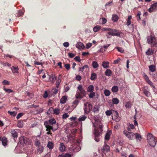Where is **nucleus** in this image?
I'll list each match as a JSON object with an SVG mask.
<instances>
[{
  "label": "nucleus",
  "mask_w": 157,
  "mask_h": 157,
  "mask_svg": "<svg viewBox=\"0 0 157 157\" xmlns=\"http://www.w3.org/2000/svg\"><path fill=\"white\" fill-rule=\"evenodd\" d=\"M44 148L42 146L40 145L38 146L37 150L39 153H41L44 150Z\"/></svg>",
  "instance_id": "c85d7f7f"
},
{
  "label": "nucleus",
  "mask_w": 157,
  "mask_h": 157,
  "mask_svg": "<svg viewBox=\"0 0 157 157\" xmlns=\"http://www.w3.org/2000/svg\"><path fill=\"white\" fill-rule=\"evenodd\" d=\"M144 79H145V81L147 82L150 80V79H149V78L147 75H145L144 73Z\"/></svg>",
  "instance_id": "13d9d810"
},
{
  "label": "nucleus",
  "mask_w": 157,
  "mask_h": 157,
  "mask_svg": "<svg viewBox=\"0 0 157 157\" xmlns=\"http://www.w3.org/2000/svg\"><path fill=\"white\" fill-rule=\"evenodd\" d=\"M150 71L153 72L155 70V66L154 65H151L149 66Z\"/></svg>",
  "instance_id": "4be33fe9"
},
{
  "label": "nucleus",
  "mask_w": 157,
  "mask_h": 157,
  "mask_svg": "<svg viewBox=\"0 0 157 157\" xmlns=\"http://www.w3.org/2000/svg\"><path fill=\"white\" fill-rule=\"evenodd\" d=\"M109 63L108 62L104 61L102 62V66L105 68H107L109 67Z\"/></svg>",
  "instance_id": "5701e85b"
},
{
  "label": "nucleus",
  "mask_w": 157,
  "mask_h": 157,
  "mask_svg": "<svg viewBox=\"0 0 157 157\" xmlns=\"http://www.w3.org/2000/svg\"><path fill=\"white\" fill-rule=\"evenodd\" d=\"M23 115V114L22 113H19L17 115L16 118L17 119H19Z\"/></svg>",
  "instance_id": "680f3d73"
},
{
  "label": "nucleus",
  "mask_w": 157,
  "mask_h": 157,
  "mask_svg": "<svg viewBox=\"0 0 157 157\" xmlns=\"http://www.w3.org/2000/svg\"><path fill=\"white\" fill-rule=\"evenodd\" d=\"M1 64L3 65V66H7L8 67H10L11 66V65L7 62L3 63L2 62L1 63Z\"/></svg>",
  "instance_id": "864d4df0"
},
{
  "label": "nucleus",
  "mask_w": 157,
  "mask_h": 157,
  "mask_svg": "<svg viewBox=\"0 0 157 157\" xmlns=\"http://www.w3.org/2000/svg\"><path fill=\"white\" fill-rule=\"evenodd\" d=\"M99 120L97 121L96 120V123L93 124L95 128L94 132V140L97 142L99 141V137L102 134L103 131V125L100 122H98Z\"/></svg>",
  "instance_id": "f257e3e1"
},
{
  "label": "nucleus",
  "mask_w": 157,
  "mask_h": 157,
  "mask_svg": "<svg viewBox=\"0 0 157 157\" xmlns=\"http://www.w3.org/2000/svg\"><path fill=\"white\" fill-rule=\"evenodd\" d=\"M56 120L54 119H52L49 121V123L52 125L56 124Z\"/></svg>",
  "instance_id": "c03bdc74"
},
{
  "label": "nucleus",
  "mask_w": 157,
  "mask_h": 157,
  "mask_svg": "<svg viewBox=\"0 0 157 157\" xmlns=\"http://www.w3.org/2000/svg\"><path fill=\"white\" fill-rule=\"evenodd\" d=\"M48 147L50 149H52L53 147V144L51 142H48Z\"/></svg>",
  "instance_id": "79ce46f5"
},
{
  "label": "nucleus",
  "mask_w": 157,
  "mask_h": 157,
  "mask_svg": "<svg viewBox=\"0 0 157 157\" xmlns=\"http://www.w3.org/2000/svg\"><path fill=\"white\" fill-rule=\"evenodd\" d=\"M123 133L129 140H132L134 139L135 134L133 133L128 131L126 130H124L123 132Z\"/></svg>",
  "instance_id": "0eeeda50"
},
{
  "label": "nucleus",
  "mask_w": 157,
  "mask_h": 157,
  "mask_svg": "<svg viewBox=\"0 0 157 157\" xmlns=\"http://www.w3.org/2000/svg\"><path fill=\"white\" fill-rule=\"evenodd\" d=\"M147 83L153 88L154 89H155V86L153 84V83L150 80L147 82Z\"/></svg>",
  "instance_id": "8fccbe9b"
},
{
  "label": "nucleus",
  "mask_w": 157,
  "mask_h": 157,
  "mask_svg": "<svg viewBox=\"0 0 157 157\" xmlns=\"http://www.w3.org/2000/svg\"><path fill=\"white\" fill-rule=\"evenodd\" d=\"M113 113L112 119L117 122L119 121H120L121 118L119 116L118 113L116 111H113Z\"/></svg>",
  "instance_id": "6e6552de"
},
{
  "label": "nucleus",
  "mask_w": 157,
  "mask_h": 157,
  "mask_svg": "<svg viewBox=\"0 0 157 157\" xmlns=\"http://www.w3.org/2000/svg\"><path fill=\"white\" fill-rule=\"evenodd\" d=\"M88 67L87 65H85L82 67L79 68V71H81V72H83L84 71V70L85 69H86V70L88 68Z\"/></svg>",
  "instance_id": "58836bf2"
},
{
  "label": "nucleus",
  "mask_w": 157,
  "mask_h": 157,
  "mask_svg": "<svg viewBox=\"0 0 157 157\" xmlns=\"http://www.w3.org/2000/svg\"><path fill=\"white\" fill-rule=\"evenodd\" d=\"M112 74V71L109 69H107L105 72V74L106 76H110Z\"/></svg>",
  "instance_id": "bb28decb"
},
{
  "label": "nucleus",
  "mask_w": 157,
  "mask_h": 157,
  "mask_svg": "<svg viewBox=\"0 0 157 157\" xmlns=\"http://www.w3.org/2000/svg\"><path fill=\"white\" fill-rule=\"evenodd\" d=\"M134 128V125L132 124H129V125L127 127V130L128 131H131V129H133Z\"/></svg>",
  "instance_id": "f704fd0d"
},
{
  "label": "nucleus",
  "mask_w": 157,
  "mask_h": 157,
  "mask_svg": "<svg viewBox=\"0 0 157 157\" xmlns=\"http://www.w3.org/2000/svg\"><path fill=\"white\" fill-rule=\"evenodd\" d=\"M90 94L89 95V97L90 98H93L95 96V93L93 92H90Z\"/></svg>",
  "instance_id": "09e8293b"
},
{
  "label": "nucleus",
  "mask_w": 157,
  "mask_h": 157,
  "mask_svg": "<svg viewBox=\"0 0 157 157\" xmlns=\"http://www.w3.org/2000/svg\"><path fill=\"white\" fill-rule=\"evenodd\" d=\"M143 92L144 94L147 97H149L150 95V93L148 90L145 87H144L142 88Z\"/></svg>",
  "instance_id": "f8f14e48"
},
{
  "label": "nucleus",
  "mask_w": 157,
  "mask_h": 157,
  "mask_svg": "<svg viewBox=\"0 0 157 157\" xmlns=\"http://www.w3.org/2000/svg\"><path fill=\"white\" fill-rule=\"evenodd\" d=\"M10 133L13 137L17 138V137L18 133L15 130L13 129L11 130Z\"/></svg>",
  "instance_id": "dca6fc26"
},
{
  "label": "nucleus",
  "mask_w": 157,
  "mask_h": 157,
  "mask_svg": "<svg viewBox=\"0 0 157 157\" xmlns=\"http://www.w3.org/2000/svg\"><path fill=\"white\" fill-rule=\"evenodd\" d=\"M76 47L78 49H83L84 48V45L81 42H79L76 45Z\"/></svg>",
  "instance_id": "2eb2a0df"
},
{
  "label": "nucleus",
  "mask_w": 157,
  "mask_h": 157,
  "mask_svg": "<svg viewBox=\"0 0 157 157\" xmlns=\"http://www.w3.org/2000/svg\"><path fill=\"white\" fill-rule=\"evenodd\" d=\"M78 90L76 92L75 95V97L76 99H82L83 97L86 95V92L85 90L83 88V86L81 85H79L78 87Z\"/></svg>",
  "instance_id": "f03ea898"
},
{
  "label": "nucleus",
  "mask_w": 157,
  "mask_h": 157,
  "mask_svg": "<svg viewBox=\"0 0 157 157\" xmlns=\"http://www.w3.org/2000/svg\"><path fill=\"white\" fill-rule=\"evenodd\" d=\"M118 90V88L117 86H114L112 87L111 91L113 93H117Z\"/></svg>",
  "instance_id": "393cba45"
},
{
  "label": "nucleus",
  "mask_w": 157,
  "mask_h": 157,
  "mask_svg": "<svg viewBox=\"0 0 157 157\" xmlns=\"http://www.w3.org/2000/svg\"><path fill=\"white\" fill-rule=\"evenodd\" d=\"M57 77L55 75H54L53 77L50 80L51 82L53 83L56 80Z\"/></svg>",
  "instance_id": "bf43d9fd"
},
{
  "label": "nucleus",
  "mask_w": 157,
  "mask_h": 157,
  "mask_svg": "<svg viewBox=\"0 0 157 157\" xmlns=\"http://www.w3.org/2000/svg\"><path fill=\"white\" fill-rule=\"evenodd\" d=\"M69 117V115L67 114V113H64L62 116V118L63 119H66L67 118Z\"/></svg>",
  "instance_id": "052dcab7"
},
{
  "label": "nucleus",
  "mask_w": 157,
  "mask_h": 157,
  "mask_svg": "<svg viewBox=\"0 0 157 157\" xmlns=\"http://www.w3.org/2000/svg\"><path fill=\"white\" fill-rule=\"evenodd\" d=\"M147 139L149 145L152 147H154L156 144V140L155 137L151 133L147 135Z\"/></svg>",
  "instance_id": "7ed1b4c3"
},
{
  "label": "nucleus",
  "mask_w": 157,
  "mask_h": 157,
  "mask_svg": "<svg viewBox=\"0 0 157 157\" xmlns=\"http://www.w3.org/2000/svg\"><path fill=\"white\" fill-rule=\"evenodd\" d=\"M118 30L109 28L108 34L109 35L113 36H120L121 33L118 32Z\"/></svg>",
  "instance_id": "423d86ee"
},
{
  "label": "nucleus",
  "mask_w": 157,
  "mask_h": 157,
  "mask_svg": "<svg viewBox=\"0 0 157 157\" xmlns=\"http://www.w3.org/2000/svg\"><path fill=\"white\" fill-rule=\"evenodd\" d=\"M157 8V2H156L151 6L150 7L148 10V11L150 12H151L155 11L156 10Z\"/></svg>",
  "instance_id": "1a4fd4ad"
},
{
  "label": "nucleus",
  "mask_w": 157,
  "mask_h": 157,
  "mask_svg": "<svg viewBox=\"0 0 157 157\" xmlns=\"http://www.w3.org/2000/svg\"><path fill=\"white\" fill-rule=\"evenodd\" d=\"M87 118V117L85 115H82L80 116L78 119V120L79 121H85Z\"/></svg>",
  "instance_id": "473e14b6"
},
{
  "label": "nucleus",
  "mask_w": 157,
  "mask_h": 157,
  "mask_svg": "<svg viewBox=\"0 0 157 157\" xmlns=\"http://www.w3.org/2000/svg\"><path fill=\"white\" fill-rule=\"evenodd\" d=\"M134 138L138 139L140 140L142 138L140 135L137 133H136L135 134V137Z\"/></svg>",
  "instance_id": "37998d69"
},
{
  "label": "nucleus",
  "mask_w": 157,
  "mask_h": 157,
  "mask_svg": "<svg viewBox=\"0 0 157 157\" xmlns=\"http://www.w3.org/2000/svg\"><path fill=\"white\" fill-rule=\"evenodd\" d=\"M54 113L56 115H58L60 113V109H55L54 110Z\"/></svg>",
  "instance_id": "a18cd8bd"
},
{
  "label": "nucleus",
  "mask_w": 157,
  "mask_h": 157,
  "mask_svg": "<svg viewBox=\"0 0 157 157\" xmlns=\"http://www.w3.org/2000/svg\"><path fill=\"white\" fill-rule=\"evenodd\" d=\"M92 66L94 68H96L99 67V64L98 63L95 61L92 62Z\"/></svg>",
  "instance_id": "c756f323"
},
{
  "label": "nucleus",
  "mask_w": 157,
  "mask_h": 157,
  "mask_svg": "<svg viewBox=\"0 0 157 157\" xmlns=\"http://www.w3.org/2000/svg\"><path fill=\"white\" fill-rule=\"evenodd\" d=\"M97 78V75L95 73H93L91 74L90 79L91 80H94Z\"/></svg>",
  "instance_id": "2f4dec72"
},
{
  "label": "nucleus",
  "mask_w": 157,
  "mask_h": 157,
  "mask_svg": "<svg viewBox=\"0 0 157 157\" xmlns=\"http://www.w3.org/2000/svg\"><path fill=\"white\" fill-rule=\"evenodd\" d=\"M92 105L90 103L86 102L84 104L83 110L84 114H88L91 110L92 108Z\"/></svg>",
  "instance_id": "20e7f679"
},
{
  "label": "nucleus",
  "mask_w": 157,
  "mask_h": 157,
  "mask_svg": "<svg viewBox=\"0 0 157 157\" xmlns=\"http://www.w3.org/2000/svg\"><path fill=\"white\" fill-rule=\"evenodd\" d=\"M44 125L46 128V131H51V130H52V126L49 125L47 121H45L44 123Z\"/></svg>",
  "instance_id": "9d476101"
},
{
  "label": "nucleus",
  "mask_w": 157,
  "mask_h": 157,
  "mask_svg": "<svg viewBox=\"0 0 157 157\" xmlns=\"http://www.w3.org/2000/svg\"><path fill=\"white\" fill-rule=\"evenodd\" d=\"M4 91H5L6 92L8 93H10L12 92H13V91L11 89H7L6 88H4Z\"/></svg>",
  "instance_id": "e2e57ef3"
},
{
  "label": "nucleus",
  "mask_w": 157,
  "mask_h": 157,
  "mask_svg": "<svg viewBox=\"0 0 157 157\" xmlns=\"http://www.w3.org/2000/svg\"><path fill=\"white\" fill-rule=\"evenodd\" d=\"M104 94L106 96H108L110 95L111 92L108 90H105L104 91Z\"/></svg>",
  "instance_id": "c9c22d12"
},
{
  "label": "nucleus",
  "mask_w": 157,
  "mask_h": 157,
  "mask_svg": "<svg viewBox=\"0 0 157 157\" xmlns=\"http://www.w3.org/2000/svg\"><path fill=\"white\" fill-rule=\"evenodd\" d=\"M153 53V50L150 48L148 49L147 51L146 52V54L148 56H151Z\"/></svg>",
  "instance_id": "a211bd4d"
},
{
  "label": "nucleus",
  "mask_w": 157,
  "mask_h": 157,
  "mask_svg": "<svg viewBox=\"0 0 157 157\" xmlns=\"http://www.w3.org/2000/svg\"><path fill=\"white\" fill-rule=\"evenodd\" d=\"M147 41L151 47H156L157 46L156 40L154 36H151L147 38Z\"/></svg>",
  "instance_id": "39448f33"
},
{
  "label": "nucleus",
  "mask_w": 157,
  "mask_h": 157,
  "mask_svg": "<svg viewBox=\"0 0 157 157\" xmlns=\"http://www.w3.org/2000/svg\"><path fill=\"white\" fill-rule=\"evenodd\" d=\"M113 103L114 104H118L119 102V99L117 98H113L112 100Z\"/></svg>",
  "instance_id": "7c9ffc66"
},
{
  "label": "nucleus",
  "mask_w": 157,
  "mask_h": 157,
  "mask_svg": "<svg viewBox=\"0 0 157 157\" xmlns=\"http://www.w3.org/2000/svg\"><path fill=\"white\" fill-rule=\"evenodd\" d=\"M59 149L62 152H64L65 151L66 147L63 143H60L59 146Z\"/></svg>",
  "instance_id": "9b49d317"
},
{
  "label": "nucleus",
  "mask_w": 157,
  "mask_h": 157,
  "mask_svg": "<svg viewBox=\"0 0 157 157\" xmlns=\"http://www.w3.org/2000/svg\"><path fill=\"white\" fill-rule=\"evenodd\" d=\"M8 141L7 139L5 136H3L2 140V145L4 146H5L7 145Z\"/></svg>",
  "instance_id": "4468645a"
},
{
  "label": "nucleus",
  "mask_w": 157,
  "mask_h": 157,
  "mask_svg": "<svg viewBox=\"0 0 157 157\" xmlns=\"http://www.w3.org/2000/svg\"><path fill=\"white\" fill-rule=\"evenodd\" d=\"M2 83L4 85H9L10 82L8 81L4 80L2 82Z\"/></svg>",
  "instance_id": "3c124183"
},
{
  "label": "nucleus",
  "mask_w": 157,
  "mask_h": 157,
  "mask_svg": "<svg viewBox=\"0 0 157 157\" xmlns=\"http://www.w3.org/2000/svg\"><path fill=\"white\" fill-rule=\"evenodd\" d=\"M67 100V98L66 96H63L60 99V102L61 103L63 104L65 103Z\"/></svg>",
  "instance_id": "aec40b11"
},
{
  "label": "nucleus",
  "mask_w": 157,
  "mask_h": 157,
  "mask_svg": "<svg viewBox=\"0 0 157 157\" xmlns=\"http://www.w3.org/2000/svg\"><path fill=\"white\" fill-rule=\"evenodd\" d=\"M131 103H130V102L128 101L126 102L125 105V106L126 108H130L131 107Z\"/></svg>",
  "instance_id": "4d7b16f0"
},
{
  "label": "nucleus",
  "mask_w": 157,
  "mask_h": 157,
  "mask_svg": "<svg viewBox=\"0 0 157 157\" xmlns=\"http://www.w3.org/2000/svg\"><path fill=\"white\" fill-rule=\"evenodd\" d=\"M109 147L108 145H104L102 149V151L104 153L109 151Z\"/></svg>",
  "instance_id": "ddd939ff"
},
{
  "label": "nucleus",
  "mask_w": 157,
  "mask_h": 157,
  "mask_svg": "<svg viewBox=\"0 0 157 157\" xmlns=\"http://www.w3.org/2000/svg\"><path fill=\"white\" fill-rule=\"evenodd\" d=\"M141 14V13L140 11H138L136 15V18L137 20L139 21L141 20V18L140 16Z\"/></svg>",
  "instance_id": "a19ab883"
},
{
  "label": "nucleus",
  "mask_w": 157,
  "mask_h": 157,
  "mask_svg": "<svg viewBox=\"0 0 157 157\" xmlns=\"http://www.w3.org/2000/svg\"><path fill=\"white\" fill-rule=\"evenodd\" d=\"M35 143V144L36 146L38 147L41 145L40 142L37 139H36Z\"/></svg>",
  "instance_id": "6e6d98bb"
},
{
  "label": "nucleus",
  "mask_w": 157,
  "mask_h": 157,
  "mask_svg": "<svg viewBox=\"0 0 157 157\" xmlns=\"http://www.w3.org/2000/svg\"><path fill=\"white\" fill-rule=\"evenodd\" d=\"M116 49H117V50L118 52H120L121 53H123L124 52V50L123 49L119 47H116Z\"/></svg>",
  "instance_id": "5fc2aeb1"
},
{
  "label": "nucleus",
  "mask_w": 157,
  "mask_h": 157,
  "mask_svg": "<svg viewBox=\"0 0 157 157\" xmlns=\"http://www.w3.org/2000/svg\"><path fill=\"white\" fill-rule=\"evenodd\" d=\"M76 79L78 81H80L82 79V77L79 75H76Z\"/></svg>",
  "instance_id": "774afa93"
},
{
  "label": "nucleus",
  "mask_w": 157,
  "mask_h": 157,
  "mask_svg": "<svg viewBox=\"0 0 157 157\" xmlns=\"http://www.w3.org/2000/svg\"><path fill=\"white\" fill-rule=\"evenodd\" d=\"M8 113L10 115L13 117H15L17 114V112L15 111L11 112L10 111H8Z\"/></svg>",
  "instance_id": "49530a36"
},
{
  "label": "nucleus",
  "mask_w": 157,
  "mask_h": 157,
  "mask_svg": "<svg viewBox=\"0 0 157 157\" xmlns=\"http://www.w3.org/2000/svg\"><path fill=\"white\" fill-rule=\"evenodd\" d=\"M120 60L121 59L120 58H117V59L114 61L113 63L115 64H118L119 63V62L120 61Z\"/></svg>",
  "instance_id": "338daca9"
},
{
  "label": "nucleus",
  "mask_w": 157,
  "mask_h": 157,
  "mask_svg": "<svg viewBox=\"0 0 157 157\" xmlns=\"http://www.w3.org/2000/svg\"><path fill=\"white\" fill-rule=\"evenodd\" d=\"M99 110V108L97 106H94L93 109V112L95 113H98Z\"/></svg>",
  "instance_id": "de8ad7c7"
},
{
  "label": "nucleus",
  "mask_w": 157,
  "mask_h": 157,
  "mask_svg": "<svg viewBox=\"0 0 157 157\" xmlns=\"http://www.w3.org/2000/svg\"><path fill=\"white\" fill-rule=\"evenodd\" d=\"M111 134L112 132L111 131L108 132L106 133L105 136V140H109L110 139V135H111Z\"/></svg>",
  "instance_id": "f3484780"
},
{
  "label": "nucleus",
  "mask_w": 157,
  "mask_h": 157,
  "mask_svg": "<svg viewBox=\"0 0 157 157\" xmlns=\"http://www.w3.org/2000/svg\"><path fill=\"white\" fill-rule=\"evenodd\" d=\"M52 130L54 131L56 130L58 128V126L57 124H55L52 126Z\"/></svg>",
  "instance_id": "e433bc0d"
},
{
  "label": "nucleus",
  "mask_w": 157,
  "mask_h": 157,
  "mask_svg": "<svg viewBox=\"0 0 157 157\" xmlns=\"http://www.w3.org/2000/svg\"><path fill=\"white\" fill-rule=\"evenodd\" d=\"M68 55L69 57L70 58H72L75 56V55L74 54L72 53H68Z\"/></svg>",
  "instance_id": "69168bd1"
},
{
  "label": "nucleus",
  "mask_w": 157,
  "mask_h": 157,
  "mask_svg": "<svg viewBox=\"0 0 157 157\" xmlns=\"http://www.w3.org/2000/svg\"><path fill=\"white\" fill-rule=\"evenodd\" d=\"M60 76H61V75H59V76L58 77V79L56 83V86L57 88H58L59 84L61 82L60 78Z\"/></svg>",
  "instance_id": "412c9836"
},
{
  "label": "nucleus",
  "mask_w": 157,
  "mask_h": 157,
  "mask_svg": "<svg viewBox=\"0 0 157 157\" xmlns=\"http://www.w3.org/2000/svg\"><path fill=\"white\" fill-rule=\"evenodd\" d=\"M114 110H108L106 111L105 112V114L107 116H110L111 114H113V111H114Z\"/></svg>",
  "instance_id": "72a5a7b5"
},
{
  "label": "nucleus",
  "mask_w": 157,
  "mask_h": 157,
  "mask_svg": "<svg viewBox=\"0 0 157 157\" xmlns=\"http://www.w3.org/2000/svg\"><path fill=\"white\" fill-rule=\"evenodd\" d=\"M18 127L19 128H22L23 126V121H21L19 120L17 124Z\"/></svg>",
  "instance_id": "4c0bfd02"
},
{
  "label": "nucleus",
  "mask_w": 157,
  "mask_h": 157,
  "mask_svg": "<svg viewBox=\"0 0 157 157\" xmlns=\"http://www.w3.org/2000/svg\"><path fill=\"white\" fill-rule=\"evenodd\" d=\"M74 59L75 60V61H78L79 62H80L81 61V59H80V58L79 56H77L75 57L74 58Z\"/></svg>",
  "instance_id": "0e129e2a"
},
{
  "label": "nucleus",
  "mask_w": 157,
  "mask_h": 157,
  "mask_svg": "<svg viewBox=\"0 0 157 157\" xmlns=\"http://www.w3.org/2000/svg\"><path fill=\"white\" fill-rule=\"evenodd\" d=\"M119 18L118 16L116 14L113 15L112 17V20L114 22L117 21Z\"/></svg>",
  "instance_id": "a878e982"
},
{
  "label": "nucleus",
  "mask_w": 157,
  "mask_h": 157,
  "mask_svg": "<svg viewBox=\"0 0 157 157\" xmlns=\"http://www.w3.org/2000/svg\"><path fill=\"white\" fill-rule=\"evenodd\" d=\"M11 69L12 72L13 73H16L18 72V68L17 67H15L14 66H13L11 68Z\"/></svg>",
  "instance_id": "b1692460"
},
{
  "label": "nucleus",
  "mask_w": 157,
  "mask_h": 157,
  "mask_svg": "<svg viewBox=\"0 0 157 157\" xmlns=\"http://www.w3.org/2000/svg\"><path fill=\"white\" fill-rule=\"evenodd\" d=\"M94 90V87L93 85H90L87 88V91L88 92H93Z\"/></svg>",
  "instance_id": "6ab92c4d"
},
{
  "label": "nucleus",
  "mask_w": 157,
  "mask_h": 157,
  "mask_svg": "<svg viewBox=\"0 0 157 157\" xmlns=\"http://www.w3.org/2000/svg\"><path fill=\"white\" fill-rule=\"evenodd\" d=\"M23 14V13L21 10H19L18 11L17 13V16L20 17L22 16Z\"/></svg>",
  "instance_id": "603ef678"
},
{
  "label": "nucleus",
  "mask_w": 157,
  "mask_h": 157,
  "mask_svg": "<svg viewBox=\"0 0 157 157\" xmlns=\"http://www.w3.org/2000/svg\"><path fill=\"white\" fill-rule=\"evenodd\" d=\"M101 27L100 25H97L93 28V30L95 32H97L101 29Z\"/></svg>",
  "instance_id": "cd10ccee"
},
{
  "label": "nucleus",
  "mask_w": 157,
  "mask_h": 157,
  "mask_svg": "<svg viewBox=\"0 0 157 157\" xmlns=\"http://www.w3.org/2000/svg\"><path fill=\"white\" fill-rule=\"evenodd\" d=\"M79 102V101L77 100H75L73 103V106L75 107Z\"/></svg>",
  "instance_id": "ea45409f"
}]
</instances>
